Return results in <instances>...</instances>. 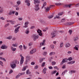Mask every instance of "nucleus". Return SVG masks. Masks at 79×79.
I'll return each mask as SVG.
<instances>
[{"label": "nucleus", "instance_id": "26", "mask_svg": "<svg viewBox=\"0 0 79 79\" xmlns=\"http://www.w3.org/2000/svg\"><path fill=\"white\" fill-rule=\"evenodd\" d=\"M7 39H9L10 40L11 39H12V36H9L8 37H7Z\"/></svg>", "mask_w": 79, "mask_h": 79}, {"label": "nucleus", "instance_id": "32", "mask_svg": "<svg viewBox=\"0 0 79 79\" xmlns=\"http://www.w3.org/2000/svg\"><path fill=\"white\" fill-rule=\"evenodd\" d=\"M52 65H55V64H56V62L54 61L52 62Z\"/></svg>", "mask_w": 79, "mask_h": 79}, {"label": "nucleus", "instance_id": "7", "mask_svg": "<svg viewBox=\"0 0 79 79\" xmlns=\"http://www.w3.org/2000/svg\"><path fill=\"white\" fill-rule=\"evenodd\" d=\"M30 57L29 56H27L26 57V61L25 64H27V63L30 61Z\"/></svg>", "mask_w": 79, "mask_h": 79}, {"label": "nucleus", "instance_id": "8", "mask_svg": "<svg viewBox=\"0 0 79 79\" xmlns=\"http://www.w3.org/2000/svg\"><path fill=\"white\" fill-rule=\"evenodd\" d=\"M37 32L38 33H39V35H40V36H42V33H41L42 31H41V30L38 29Z\"/></svg>", "mask_w": 79, "mask_h": 79}, {"label": "nucleus", "instance_id": "3", "mask_svg": "<svg viewBox=\"0 0 79 79\" xmlns=\"http://www.w3.org/2000/svg\"><path fill=\"white\" fill-rule=\"evenodd\" d=\"M53 6H55V5H51L49 7H48L46 9V12H48V11H49V10H50V8H53Z\"/></svg>", "mask_w": 79, "mask_h": 79}, {"label": "nucleus", "instance_id": "39", "mask_svg": "<svg viewBox=\"0 0 79 79\" xmlns=\"http://www.w3.org/2000/svg\"><path fill=\"white\" fill-rule=\"evenodd\" d=\"M56 72H57V71H56V70L54 71L53 72H52V74H55V73H56Z\"/></svg>", "mask_w": 79, "mask_h": 79}, {"label": "nucleus", "instance_id": "5", "mask_svg": "<svg viewBox=\"0 0 79 79\" xmlns=\"http://www.w3.org/2000/svg\"><path fill=\"white\" fill-rule=\"evenodd\" d=\"M39 4L36 5L35 6V11H39V10H40V8L39 7Z\"/></svg>", "mask_w": 79, "mask_h": 79}, {"label": "nucleus", "instance_id": "55", "mask_svg": "<svg viewBox=\"0 0 79 79\" xmlns=\"http://www.w3.org/2000/svg\"><path fill=\"white\" fill-rule=\"evenodd\" d=\"M64 7L65 8H68V5H64Z\"/></svg>", "mask_w": 79, "mask_h": 79}, {"label": "nucleus", "instance_id": "64", "mask_svg": "<svg viewBox=\"0 0 79 79\" xmlns=\"http://www.w3.org/2000/svg\"><path fill=\"white\" fill-rule=\"evenodd\" d=\"M18 14H19V13H18V12H15V15L16 16H18Z\"/></svg>", "mask_w": 79, "mask_h": 79}, {"label": "nucleus", "instance_id": "2", "mask_svg": "<svg viewBox=\"0 0 79 79\" xmlns=\"http://www.w3.org/2000/svg\"><path fill=\"white\" fill-rule=\"evenodd\" d=\"M32 38H33L34 41H35L36 39L39 38V35H32Z\"/></svg>", "mask_w": 79, "mask_h": 79}, {"label": "nucleus", "instance_id": "28", "mask_svg": "<svg viewBox=\"0 0 79 79\" xmlns=\"http://www.w3.org/2000/svg\"><path fill=\"white\" fill-rule=\"evenodd\" d=\"M65 21H66V19H63L61 20V23H63L64 22H65Z\"/></svg>", "mask_w": 79, "mask_h": 79}, {"label": "nucleus", "instance_id": "52", "mask_svg": "<svg viewBox=\"0 0 79 79\" xmlns=\"http://www.w3.org/2000/svg\"><path fill=\"white\" fill-rule=\"evenodd\" d=\"M19 74H20V76H21V75H24V74H25V72H23V73H19Z\"/></svg>", "mask_w": 79, "mask_h": 79}, {"label": "nucleus", "instance_id": "19", "mask_svg": "<svg viewBox=\"0 0 79 79\" xmlns=\"http://www.w3.org/2000/svg\"><path fill=\"white\" fill-rule=\"evenodd\" d=\"M26 73L27 74H30L31 73V72L29 71V69H28L27 70L26 72Z\"/></svg>", "mask_w": 79, "mask_h": 79}, {"label": "nucleus", "instance_id": "6", "mask_svg": "<svg viewBox=\"0 0 79 79\" xmlns=\"http://www.w3.org/2000/svg\"><path fill=\"white\" fill-rule=\"evenodd\" d=\"M20 28V27H19L15 28L14 30V32L15 34H17L19 32V29Z\"/></svg>", "mask_w": 79, "mask_h": 79}, {"label": "nucleus", "instance_id": "10", "mask_svg": "<svg viewBox=\"0 0 79 79\" xmlns=\"http://www.w3.org/2000/svg\"><path fill=\"white\" fill-rule=\"evenodd\" d=\"M74 24V23L73 22H67L66 23V25L67 26H70V25H72V24Z\"/></svg>", "mask_w": 79, "mask_h": 79}, {"label": "nucleus", "instance_id": "36", "mask_svg": "<svg viewBox=\"0 0 79 79\" xmlns=\"http://www.w3.org/2000/svg\"><path fill=\"white\" fill-rule=\"evenodd\" d=\"M67 72V70H65L62 73V75H63V74H65V73Z\"/></svg>", "mask_w": 79, "mask_h": 79}, {"label": "nucleus", "instance_id": "50", "mask_svg": "<svg viewBox=\"0 0 79 79\" xmlns=\"http://www.w3.org/2000/svg\"><path fill=\"white\" fill-rule=\"evenodd\" d=\"M9 15H12V12L11 11H10L9 13Z\"/></svg>", "mask_w": 79, "mask_h": 79}, {"label": "nucleus", "instance_id": "48", "mask_svg": "<svg viewBox=\"0 0 79 79\" xmlns=\"http://www.w3.org/2000/svg\"><path fill=\"white\" fill-rule=\"evenodd\" d=\"M8 48V46L4 45V49H7Z\"/></svg>", "mask_w": 79, "mask_h": 79}, {"label": "nucleus", "instance_id": "21", "mask_svg": "<svg viewBox=\"0 0 79 79\" xmlns=\"http://www.w3.org/2000/svg\"><path fill=\"white\" fill-rule=\"evenodd\" d=\"M21 76L20 74L19 73L18 75H17L16 77V79H18V78H19V77Z\"/></svg>", "mask_w": 79, "mask_h": 79}, {"label": "nucleus", "instance_id": "58", "mask_svg": "<svg viewBox=\"0 0 79 79\" xmlns=\"http://www.w3.org/2000/svg\"><path fill=\"white\" fill-rule=\"evenodd\" d=\"M42 61H43V59H40V63H42Z\"/></svg>", "mask_w": 79, "mask_h": 79}, {"label": "nucleus", "instance_id": "13", "mask_svg": "<svg viewBox=\"0 0 79 79\" xmlns=\"http://www.w3.org/2000/svg\"><path fill=\"white\" fill-rule=\"evenodd\" d=\"M10 48H11V50H12V51H13V52H15V51H16V48H14L12 46Z\"/></svg>", "mask_w": 79, "mask_h": 79}, {"label": "nucleus", "instance_id": "20", "mask_svg": "<svg viewBox=\"0 0 79 79\" xmlns=\"http://www.w3.org/2000/svg\"><path fill=\"white\" fill-rule=\"evenodd\" d=\"M46 5H47V3L46 2L44 3L43 4V6L42 7V9H43V8H44V6H45Z\"/></svg>", "mask_w": 79, "mask_h": 79}, {"label": "nucleus", "instance_id": "30", "mask_svg": "<svg viewBox=\"0 0 79 79\" xmlns=\"http://www.w3.org/2000/svg\"><path fill=\"white\" fill-rule=\"evenodd\" d=\"M72 57H70L68 59H67V60H69V61H71V60H72Z\"/></svg>", "mask_w": 79, "mask_h": 79}, {"label": "nucleus", "instance_id": "53", "mask_svg": "<svg viewBox=\"0 0 79 79\" xmlns=\"http://www.w3.org/2000/svg\"><path fill=\"white\" fill-rule=\"evenodd\" d=\"M63 46V43H61L60 44V48H61V47H62Z\"/></svg>", "mask_w": 79, "mask_h": 79}, {"label": "nucleus", "instance_id": "27", "mask_svg": "<svg viewBox=\"0 0 79 79\" xmlns=\"http://www.w3.org/2000/svg\"><path fill=\"white\" fill-rule=\"evenodd\" d=\"M53 17V15H52L51 16H49L48 18L49 19H51V18H52Z\"/></svg>", "mask_w": 79, "mask_h": 79}, {"label": "nucleus", "instance_id": "1", "mask_svg": "<svg viewBox=\"0 0 79 79\" xmlns=\"http://www.w3.org/2000/svg\"><path fill=\"white\" fill-rule=\"evenodd\" d=\"M10 66L12 69H15V68L16 67V65L14 61L10 63Z\"/></svg>", "mask_w": 79, "mask_h": 79}, {"label": "nucleus", "instance_id": "38", "mask_svg": "<svg viewBox=\"0 0 79 79\" xmlns=\"http://www.w3.org/2000/svg\"><path fill=\"white\" fill-rule=\"evenodd\" d=\"M78 39V37H75L74 38V41H76Z\"/></svg>", "mask_w": 79, "mask_h": 79}, {"label": "nucleus", "instance_id": "12", "mask_svg": "<svg viewBox=\"0 0 79 79\" xmlns=\"http://www.w3.org/2000/svg\"><path fill=\"white\" fill-rule=\"evenodd\" d=\"M45 40H44L43 41V42L40 44V47H42V46H43V45H44V44H45Z\"/></svg>", "mask_w": 79, "mask_h": 79}, {"label": "nucleus", "instance_id": "22", "mask_svg": "<svg viewBox=\"0 0 79 79\" xmlns=\"http://www.w3.org/2000/svg\"><path fill=\"white\" fill-rule=\"evenodd\" d=\"M23 47L24 50H26V49H27V46H25V45H23Z\"/></svg>", "mask_w": 79, "mask_h": 79}, {"label": "nucleus", "instance_id": "35", "mask_svg": "<svg viewBox=\"0 0 79 79\" xmlns=\"http://www.w3.org/2000/svg\"><path fill=\"white\" fill-rule=\"evenodd\" d=\"M1 48L5 49V45H3L1 47Z\"/></svg>", "mask_w": 79, "mask_h": 79}, {"label": "nucleus", "instance_id": "37", "mask_svg": "<svg viewBox=\"0 0 79 79\" xmlns=\"http://www.w3.org/2000/svg\"><path fill=\"white\" fill-rule=\"evenodd\" d=\"M75 71H71L69 73L70 74H72V73H75Z\"/></svg>", "mask_w": 79, "mask_h": 79}, {"label": "nucleus", "instance_id": "17", "mask_svg": "<svg viewBox=\"0 0 79 79\" xmlns=\"http://www.w3.org/2000/svg\"><path fill=\"white\" fill-rule=\"evenodd\" d=\"M10 23L11 24H15L16 23V22L15 21L10 20Z\"/></svg>", "mask_w": 79, "mask_h": 79}, {"label": "nucleus", "instance_id": "46", "mask_svg": "<svg viewBox=\"0 0 79 79\" xmlns=\"http://www.w3.org/2000/svg\"><path fill=\"white\" fill-rule=\"evenodd\" d=\"M25 33L26 34H29V31L28 30L26 31L25 32Z\"/></svg>", "mask_w": 79, "mask_h": 79}, {"label": "nucleus", "instance_id": "54", "mask_svg": "<svg viewBox=\"0 0 79 79\" xmlns=\"http://www.w3.org/2000/svg\"><path fill=\"white\" fill-rule=\"evenodd\" d=\"M75 7H77V6H79V3L75 5Z\"/></svg>", "mask_w": 79, "mask_h": 79}, {"label": "nucleus", "instance_id": "49", "mask_svg": "<svg viewBox=\"0 0 79 79\" xmlns=\"http://www.w3.org/2000/svg\"><path fill=\"white\" fill-rule=\"evenodd\" d=\"M12 46L14 47H17V45L15 44H13Z\"/></svg>", "mask_w": 79, "mask_h": 79}, {"label": "nucleus", "instance_id": "15", "mask_svg": "<svg viewBox=\"0 0 79 79\" xmlns=\"http://www.w3.org/2000/svg\"><path fill=\"white\" fill-rule=\"evenodd\" d=\"M70 46H71L70 45V44L69 43H67L65 45V47L66 48H68V47H69Z\"/></svg>", "mask_w": 79, "mask_h": 79}, {"label": "nucleus", "instance_id": "9", "mask_svg": "<svg viewBox=\"0 0 79 79\" xmlns=\"http://www.w3.org/2000/svg\"><path fill=\"white\" fill-rule=\"evenodd\" d=\"M24 57L22 56L21 58V59L20 60V64L21 65H22V64H23V62H24Z\"/></svg>", "mask_w": 79, "mask_h": 79}, {"label": "nucleus", "instance_id": "24", "mask_svg": "<svg viewBox=\"0 0 79 79\" xmlns=\"http://www.w3.org/2000/svg\"><path fill=\"white\" fill-rule=\"evenodd\" d=\"M0 60H4V61H6V60H5V59L2 57H0Z\"/></svg>", "mask_w": 79, "mask_h": 79}, {"label": "nucleus", "instance_id": "11", "mask_svg": "<svg viewBox=\"0 0 79 79\" xmlns=\"http://www.w3.org/2000/svg\"><path fill=\"white\" fill-rule=\"evenodd\" d=\"M35 52H36V49H34L30 51V54H32L33 53H35Z\"/></svg>", "mask_w": 79, "mask_h": 79}, {"label": "nucleus", "instance_id": "62", "mask_svg": "<svg viewBox=\"0 0 79 79\" xmlns=\"http://www.w3.org/2000/svg\"><path fill=\"white\" fill-rule=\"evenodd\" d=\"M31 65H34L35 64V63L34 62H32L31 63Z\"/></svg>", "mask_w": 79, "mask_h": 79}, {"label": "nucleus", "instance_id": "31", "mask_svg": "<svg viewBox=\"0 0 79 79\" xmlns=\"http://www.w3.org/2000/svg\"><path fill=\"white\" fill-rule=\"evenodd\" d=\"M10 25V23H8L6 24H5V26H4V27H6L7 26H8Z\"/></svg>", "mask_w": 79, "mask_h": 79}, {"label": "nucleus", "instance_id": "59", "mask_svg": "<svg viewBox=\"0 0 79 79\" xmlns=\"http://www.w3.org/2000/svg\"><path fill=\"white\" fill-rule=\"evenodd\" d=\"M43 72L46 71H47V68H44L43 69Z\"/></svg>", "mask_w": 79, "mask_h": 79}, {"label": "nucleus", "instance_id": "18", "mask_svg": "<svg viewBox=\"0 0 79 79\" xmlns=\"http://www.w3.org/2000/svg\"><path fill=\"white\" fill-rule=\"evenodd\" d=\"M66 61V60H65L64 59H63L62 60V62H61V63H60V65H62L63 63H65Z\"/></svg>", "mask_w": 79, "mask_h": 79}, {"label": "nucleus", "instance_id": "63", "mask_svg": "<svg viewBox=\"0 0 79 79\" xmlns=\"http://www.w3.org/2000/svg\"><path fill=\"white\" fill-rule=\"evenodd\" d=\"M27 6H30V3L29 2H27Z\"/></svg>", "mask_w": 79, "mask_h": 79}, {"label": "nucleus", "instance_id": "29", "mask_svg": "<svg viewBox=\"0 0 79 79\" xmlns=\"http://www.w3.org/2000/svg\"><path fill=\"white\" fill-rule=\"evenodd\" d=\"M55 5H56V6H59L62 5V4H61V3H55Z\"/></svg>", "mask_w": 79, "mask_h": 79}, {"label": "nucleus", "instance_id": "56", "mask_svg": "<svg viewBox=\"0 0 79 79\" xmlns=\"http://www.w3.org/2000/svg\"><path fill=\"white\" fill-rule=\"evenodd\" d=\"M69 32L70 33V34L71 35V33H72V30H70L69 31Z\"/></svg>", "mask_w": 79, "mask_h": 79}, {"label": "nucleus", "instance_id": "25", "mask_svg": "<svg viewBox=\"0 0 79 79\" xmlns=\"http://www.w3.org/2000/svg\"><path fill=\"white\" fill-rule=\"evenodd\" d=\"M14 62L15 63V64H19V62L17 60H15V61Z\"/></svg>", "mask_w": 79, "mask_h": 79}, {"label": "nucleus", "instance_id": "47", "mask_svg": "<svg viewBox=\"0 0 79 79\" xmlns=\"http://www.w3.org/2000/svg\"><path fill=\"white\" fill-rule=\"evenodd\" d=\"M45 62H44L43 64H42V67H43V66H45Z\"/></svg>", "mask_w": 79, "mask_h": 79}, {"label": "nucleus", "instance_id": "51", "mask_svg": "<svg viewBox=\"0 0 79 79\" xmlns=\"http://www.w3.org/2000/svg\"><path fill=\"white\" fill-rule=\"evenodd\" d=\"M47 53V52H43V55H46Z\"/></svg>", "mask_w": 79, "mask_h": 79}, {"label": "nucleus", "instance_id": "57", "mask_svg": "<svg viewBox=\"0 0 79 79\" xmlns=\"http://www.w3.org/2000/svg\"><path fill=\"white\" fill-rule=\"evenodd\" d=\"M17 3L18 4V5H19V4L21 3V2H20V1H18L17 2Z\"/></svg>", "mask_w": 79, "mask_h": 79}, {"label": "nucleus", "instance_id": "60", "mask_svg": "<svg viewBox=\"0 0 79 79\" xmlns=\"http://www.w3.org/2000/svg\"><path fill=\"white\" fill-rule=\"evenodd\" d=\"M34 28H35V27H34V26H33L31 27L30 29H34Z\"/></svg>", "mask_w": 79, "mask_h": 79}, {"label": "nucleus", "instance_id": "41", "mask_svg": "<svg viewBox=\"0 0 79 79\" xmlns=\"http://www.w3.org/2000/svg\"><path fill=\"white\" fill-rule=\"evenodd\" d=\"M25 3H29L30 2V1L29 0H25Z\"/></svg>", "mask_w": 79, "mask_h": 79}, {"label": "nucleus", "instance_id": "34", "mask_svg": "<svg viewBox=\"0 0 79 79\" xmlns=\"http://www.w3.org/2000/svg\"><path fill=\"white\" fill-rule=\"evenodd\" d=\"M19 48H20L21 50H22V48H23V46H22V45H20V46H19Z\"/></svg>", "mask_w": 79, "mask_h": 79}, {"label": "nucleus", "instance_id": "23", "mask_svg": "<svg viewBox=\"0 0 79 79\" xmlns=\"http://www.w3.org/2000/svg\"><path fill=\"white\" fill-rule=\"evenodd\" d=\"M0 13H3V8H1L0 10Z\"/></svg>", "mask_w": 79, "mask_h": 79}, {"label": "nucleus", "instance_id": "33", "mask_svg": "<svg viewBox=\"0 0 79 79\" xmlns=\"http://www.w3.org/2000/svg\"><path fill=\"white\" fill-rule=\"evenodd\" d=\"M63 12L60 13L58 14V15H59V16H62V15H63Z\"/></svg>", "mask_w": 79, "mask_h": 79}, {"label": "nucleus", "instance_id": "44", "mask_svg": "<svg viewBox=\"0 0 79 79\" xmlns=\"http://www.w3.org/2000/svg\"><path fill=\"white\" fill-rule=\"evenodd\" d=\"M13 70H10L9 72V73L10 74H11V73H13Z\"/></svg>", "mask_w": 79, "mask_h": 79}, {"label": "nucleus", "instance_id": "4", "mask_svg": "<svg viewBox=\"0 0 79 79\" xmlns=\"http://www.w3.org/2000/svg\"><path fill=\"white\" fill-rule=\"evenodd\" d=\"M57 35L56 31H53L51 33L52 38H54Z\"/></svg>", "mask_w": 79, "mask_h": 79}, {"label": "nucleus", "instance_id": "14", "mask_svg": "<svg viewBox=\"0 0 79 79\" xmlns=\"http://www.w3.org/2000/svg\"><path fill=\"white\" fill-rule=\"evenodd\" d=\"M40 1L39 0H34V3L36 4V3H39Z\"/></svg>", "mask_w": 79, "mask_h": 79}, {"label": "nucleus", "instance_id": "40", "mask_svg": "<svg viewBox=\"0 0 79 79\" xmlns=\"http://www.w3.org/2000/svg\"><path fill=\"white\" fill-rule=\"evenodd\" d=\"M0 64L2 66H3V62L1 61H0Z\"/></svg>", "mask_w": 79, "mask_h": 79}, {"label": "nucleus", "instance_id": "61", "mask_svg": "<svg viewBox=\"0 0 79 79\" xmlns=\"http://www.w3.org/2000/svg\"><path fill=\"white\" fill-rule=\"evenodd\" d=\"M71 64H73L75 63V61H71Z\"/></svg>", "mask_w": 79, "mask_h": 79}, {"label": "nucleus", "instance_id": "45", "mask_svg": "<svg viewBox=\"0 0 79 79\" xmlns=\"http://www.w3.org/2000/svg\"><path fill=\"white\" fill-rule=\"evenodd\" d=\"M50 47L53 49V48H54V45H50Z\"/></svg>", "mask_w": 79, "mask_h": 79}, {"label": "nucleus", "instance_id": "42", "mask_svg": "<svg viewBox=\"0 0 79 79\" xmlns=\"http://www.w3.org/2000/svg\"><path fill=\"white\" fill-rule=\"evenodd\" d=\"M60 18V16H59L56 15V17H54V19H56V18Z\"/></svg>", "mask_w": 79, "mask_h": 79}, {"label": "nucleus", "instance_id": "16", "mask_svg": "<svg viewBox=\"0 0 79 79\" xmlns=\"http://www.w3.org/2000/svg\"><path fill=\"white\" fill-rule=\"evenodd\" d=\"M29 24V23L27 22H25V26H23V27H25V28H26V27H27L28 26H27V24Z\"/></svg>", "mask_w": 79, "mask_h": 79}, {"label": "nucleus", "instance_id": "43", "mask_svg": "<svg viewBox=\"0 0 79 79\" xmlns=\"http://www.w3.org/2000/svg\"><path fill=\"white\" fill-rule=\"evenodd\" d=\"M26 69V67H24L22 69V71H25Z\"/></svg>", "mask_w": 79, "mask_h": 79}]
</instances>
